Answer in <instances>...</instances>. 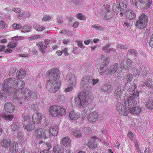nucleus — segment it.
<instances>
[{"label": "nucleus", "mask_w": 153, "mask_h": 153, "mask_svg": "<svg viewBox=\"0 0 153 153\" xmlns=\"http://www.w3.org/2000/svg\"><path fill=\"white\" fill-rule=\"evenodd\" d=\"M148 17L145 14L143 13L139 17L136 21L135 25L136 27L142 30L146 28L147 25Z\"/></svg>", "instance_id": "nucleus-4"}, {"label": "nucleus", "mask_w": 153, "mask_h": 153, "mask_svg": "<svg viewBox=\"0 0 153 153\" xmlns=\"http://www.w3.org/2000/svg\"><path fill=\"white\" fill-rule=\"evenodd\" d=\"M122 25L125 27H129L130 25V24L126 20H125L122 23Z\"/></svg>", "instance_id": "nucleus-63"}, {"label": "nucleus", "mask_w": 153, "mask_h": 153, "mask_svg": "<svg viewBox=\"0 0 153 153\" xmlns=\"http://www.w3.org/2000/svg\"><path fill=\"white\" fill-rule=\"evenodd\" d=\"M23 124L24 127L27 131H30L34 128V125L31 122H29L26 125H25V124Z\"/></svg>", "instance_id": "nucleus-32"}, {"label": "nucleus", "mask_w": 153, "mask_h": 153, "mask_svg": "<svg viewBox=\"0 0 153 153\" xmlns=\"http://www.w3.org/2000/svg\"><path fill=\"white\" fill-rule=\"evenodd\" d=\"M6 24L5 22L1 21H0V28L3 29L5 26Z\"/></svg>", "instance_id": "nucleus-64"}, {"label": "nucleus", "mask_w": 153, "mask_h": 153, "mask_svg": "<svg viewBox=\"0 0 153 153\" xmlns=\"http://www.w3.org/2000/svg\"><path fill=\"white\" fill-rule=\"evenodd\" d=\"M30 120V116L28 115H24L22 116V122L23 124H25L26 122H28Z\"/></svg>", "instance_id": "nucleus-47"}, {"label": "nucleus", "mask_w": 153, "mask_h": 153, "mask_svg": "<svg viewBox=\"0 0 153 153\" xmlns=\"http://www.w3.org/2000/svg\"><path fill=\"white\" fill-rule=\"evenodd\" d=\"M76 16L77 19L80 20H83L85 19V16L82 13H79L77 14L76 15Z\"/></svg>", "instance_id": "nucleus-51"}, {"label": "nucleus", "mask_w": 153, "mask_h": 153, "mask_svg": "<svg viewBox=\"0 0 153 153\" xmlns=\"http://www.w3.org/2000/svg\"><path fill=\"white\" fill-rule=\"evenodd\" d=\"M126 92L123 89L119 87L117 88L114 92V95L116 98L119 100H123L126 97Z\"/></svg>", "instance_id": "nucleus-12"}, {"label": "nucleus", "mask_w": 153, "mask_h": 153, "mask_svg": "<svg viewBox=\"0 0 153 153\" xmlns=\"http://www.w3.org/2000/svg\"><path fill=\"white\" fill-rule=\"evenodd\" d=\"M51 19V17L48 15H45L43 17L42 20L43 22H47Z\"/></svg>", "instance_id": "nucleus-54"}, {"label": "nucleus", "mask_w": 153, "mask_h": 153, "mask_svg": "<svg viewBox=\"0 0 153 153\" xmlns=\"http://www.w3.org/2000/svg\"><path fill=\"white\" fill-rule=\"evenodd\" d=\"M98 114L96 111L89 114L88 116V120L91 122L94 123L98 121Z\"/></svg>", "instance_id": "nucleus-19"}, {"label": "nucleus", "mask_w": 153, "mask_h": 153, "mask_svg": "<svg viewBox=\"0 0 153 153\" xmlns=\"http://www.w3.org/2000/svg\"><path fill=\"white\" fill-rule=\"evenodd\" d=\"M99 81V79L98 78L96 79H93L91 81L92 83L90 82V86H91L92 85H94L95 84H97Z\"/></svg>", "instance_id": "nucleus-59"}, {"label": "nucleus", "mask_w": 153, "mask_h": 153, "mask_svg": "<svg viewBox=\"0 0 153 153\" xmlns=\"http://www.w3.org/2000/svg\"><path fill=\"white\" fill-rule=\"evenodd\" d=\"M23 97L21 98L20 101L22 100V99H27V100H28V98H31L33 99H35L37 97V94L35 92L31 91L29 90V93L28 94L26 93V94H25H25L24 95H23Z\"/></svg>", "instance_id": "nucleus-24"}, {"label": "nucleus", "mask_w": 153, "mask_h": 153, "mask_svg": "<svg viewBox=\"0 0 153 153\" xmlns=\"http://www.w3.org/2000/svg\"><path fill=\"white\" fill-rule=\"evenodd\" d=\"M19 125L20 124L18 122L13 123L11 127L12 130L14 132L17 131L19 128Z\"/></svg>", "instance_id": "nucleus-37"}, {"label": "nucleus", "mask_w": 153, "mask_h": 153, "mask_svg": "<svg viewBox=\"0 0 153 153\" xmlns=\"http://www.w3.org/2000/svg\"><path fill=\"white\" fill-rule=\"evenodd\" d=\"M92 28H94L96 30H98L99 31H102L104 29V27H103L100 26H95L93 25L91 26Z\"/></svg>", "instance_id": "nucleus-55"}, {"label": "nucleus", "mask_w": 153, "mask_h": 153, "mask_svg": "<svg viewBox=\"0 0 153 153\" xmlns=\"http://www.w3.org/2000/svg\"><path fill=\"white\" fill-rule=\"evenodd\" d=\"M128 54L133 55L135 57L137 55V53L136 51L134 49H131L128 50Z\"/></svg>", "instance_id": "nucleus-50"}, {"label": "nucleus", "mask_w": 153, "mask_h": 153, "mask_svg": "<svg viewBox=\"0 0 153 153\" xmlns=\"http://www.w3.org/2000/svg\"><path fill=\"white\" fill-rule=\"evenodd\" d=\"M42 36L39 35H37L33 36H32L28 38V39L29 40H35L36 39H39V38H42Z\"/></svg>", "instance_id": "nucleus-53"}, {"label": "nucleus", "mask_w": 153, "mask_h": 153, "mask_svg": "<svg viewBox=\"0 0 153 153\" xmlns=\"http://www.w3.org/2000/svg\"><path fill=\"white\" fill-rule=\"evenodd\" d=\"M34 135L37 140L40 138L45 139L50 137V133L48 130H43L39 128L35 130Z\"/></svg>", "instance_id": "nucleus-5"}, {"label": "nucleus", "mask_w": 153, "mask_h": 153, "mask_svg": "<svg viewBox=\"0 0 153 153\" xmlns=\"http://www.w3.org/2000/svg\"><path fill=\"white\" fill-rule=\"evenodd\" d=\"M101 90L105 92H109L111 90V86L109 85H105L102 88Z\"/></svg>", "instance_id": "nucleus-40"}, {"label": "nucleus", "mask_w": 153, "mask_h": 153, "mask_svg": "<svg viewBox=\"0 0 153 153\" xmlns=\"http://www.w3.org/2000/svg\"><path fill=\"white\" fill-rule=\"evenodd\" d=\"M132 5L137 7L140 5L144 9L150 7L152 3V0H130Z\"/></svg>", "instance_id": "nucleus-6"}, {"label": "nucleus", "mask_w": 153, "mask_h": 153, "mask_svg": "<svg viewBox=\"0 0 153 153\" xmlns=\"http://www.w3.org/2000/svg\"><path fill=\"white\" fill-rule=\"evenodd\" d=\"M100 140L95 137H91L90 140L88 142L87 146L90 149H94L97 147V143L100 142Z\"/></svg>", "instance_id": "nucleus-15"}, {"label": "nucleus", "mask_w": 153, "mask_h": 153, "mask_svg": "<svg viewBox=\"0 0 153 153\" xmlns=\"http://www.w3.org/2000/svg\"><path fill=\"white\" fill-rule=\"evenodd\" d=\"M57 107V105H53L49 107L48 111L50 116L54 117H56Z\"/></svg>", "instance_id": "nucleus-18"}, {"label": "nucleus", "mask_w": 153, "mask_h": 153, "mask_svg": "<svg viewBox=\"0 0 153 153\" xmlns=\"http://www.w3.org/2000/svg\"><path fill=\"white\" fill-rule=\"evenodd\" d=\"M88 94L84 91L80 92L78 95V97H76L74 98V104L84 107L88 100Z\"/></svg>", "instance_id": "nucleus-3"}, {"label": "nucleus", "mask_w": 153, "mask_h": 153, "mask_svg": "<svg viewBox=\"0 0 153 153\" xmlns=\"http://www.w3.org/2000/svg\"><path fill=\"white\" fill-rule=\"evenodd\" d=\"M102 15L103 17L106 19H108L111 18L112 15L110 11V6L108 4L104 5L102 7Z\"/></svg>", "instance_id": "nucleus-11"}, {"label": "nucleus", "mask_w": 153, "mask_h": 153, "mask_svg": "<svg viewBox=\"0 0 153 153\" xmlns=\"http://www.w3.org/2000/svg\"><path fill=\"white\" fill-rule=\"evenodd\" d=\"M50 131L51 134L53 136H56L58 134V128L56 125H52L50 128Z\"/></svg>", "instance_id": "nucleus-28"}, {"label": "nucleus", "mask_w": 153, "mask_h": 153, "mask_svg": "<svg viewBox=\"0 0 153 153\" xmlns=\"http://www.w3.org/2000/svg\"><path fill=\"white\" fill-rule=\"evenodd\" d=\"M10 150L13 153H16L18 151V144L16 142H12L10 145Z\"/></svg>", "instance_id": "nucleus-29"}, {"label": "nucleus", "mask_w": 153, "mask_h": 153, "mask_svg": "<svg viewBox=\"0 0 153 153\" xmlns=\"http://www.w3.org/2000/svg\"><path fill=\"white\" fill-rule=\"evenodd\" d=\"M146 105L148 109H153V102L152 101L149 100L146 104Z\"/></svg>", "instance_id": "nucleus-45"}, {"label": "nucleus", "mask_w": 153, "mask_h": 153, "mask_svg": "<svg viewBox=\"0 0 153 153\" xmlns=\"http://www.w3.org/2000/svg\"><path fill=\"white\" fill-rule=\"evenodd\" d=\"M101 63L100 64L98 71L100 75L104 74L107 69V65L108 63L109 58L107 56H103L101 59Z\"/></svg>", "instance_id": "nucleus-8"}, {"label": "nucleus", "mask_w": 153, "mask_h": 153, "mask_svg": "<svg viewBox=\"0 0 153 153\" xmlns=\"http://www.w3.org/2000/svg\"><path fill=\"white\" fill-rule=\"evenodd\" d=\"M46 145H47V150H46V151L48 152H51L49 150L52 148L51 145V143H46Z\"/></svg>", "instance_id": "nucleus-60"}, {"label": "nucleus", "mask_w": 153, "mask_h": 153, "mask_svg": "<svg viewBox=\"0 0 153 153\" xmlns=\"http://www.w3.org/2000/svg\"><path fill=\"white\" fill-rule=\"evenodd\" d=\"M72 133L77 138H79L81 137L82 135L80 131L76 129H73L72 131Z\"/></svg>", "instance_id": "nucleus-41"}, {"label": "nucleus", "mask_w": 153, "mask_h": 153, "mask_svg": "<svg viewBox=\"0 0 153 153\" xmlns=\"http://www.w3.org/2000/svg\"><path fill=\"white\" fill-rule=\"evenodd\" d=\"M126 18L129 19H133L136 17L135 14L131 10H127L125 13Z\"/></svg>", "instance_id": "nucleus-27"}, {"label": "nucleus", "mask_w": 153, "mask_h": 153, "mask_svg": "<svg viewBox=\"0 0 153 153\" xmlns=\"http://www.w3.org/2000/svg\"><path fill=\"white\" fill-rule=\"evenodd\" d=\"M140 92L141 91L139 92L137 91L131 94L128 99L126 100L125 102V104H129V105H131V104H132L136 105L137 104V102L135 99L139 97V92Z\"/></svg>", "instance_id": "nucleus-13"}, {"label": "nucleus", "mask_w": 153, "mask_h": 153, "mask_svg": "<svg viewBox=\"0 0 153 153\" xmlns=\"http://www.w3.org/2000/svg\"><path fill=\"white\" fill-rule=\"evenodd\" d=\"M125 102L124 105L121 102H118L116 104V108L118 112L124 116H127L129 114L128 107L126 106Z\"/></svg>", "instance_id": "nucleus-9"}, {"label": "nucleus", "mask_w": 153, "mask_h": 153, "mask_svg": "<svg viewBox=\"0 0 153 153\" xmlns=\"http://www.w3.org/2000/svg\"><path fill=\"white\" fill-rule=\"evenodd\" d=\"M128 2L126 0H119V2L113 4V9L116 13L124 11L127 7Z\"/></svg>", "instance_id": "nucleus-7"}, {"label": "nucleus", "mask_w": 153, "mask_h": 153, "mask_svg": "<svg viewBox=\"0 0 153 153\" xmlns=\"http://www.w3.org/2000/svg\"><path fill=\"white\" fill-rule=\"evenodd\" d=\"M42 119L41 114L37 113L33 114L32 117L33 123L34 124H39Z\"/></svg>", "instance_id": "nucleus-20"}, {"label": "nucleus", "mask_w": 153, "mask_h": 153, "mask_svg": "<svg viewBox=\"0 0 153 153\" xmlns=\"http://www.w3.org/2000/svg\"><path fill=\"white\" fill-rule=\"evenodd\" d=\"M144 86H146L147 87H150V88H153V79L150 78L147 79L144 83Z\"/></svg>", "instance_id": "nucleus-34"}, {"label": "nucleus", "mask_w": 153, "mask_h": 153, "mask_svg": "<svg viewBox=\"0 0 153 153\" xmlns=\"http://www.w3.org/2000/svg\"><path fill=\"white\" fill-rule=\"evenodd\" d=\"M67 79L69 83L74 86L77 85V81L75 76L73 74H70L67 76Z\"/></svg>", "instance_id": "nucleus-21"}, {"label": "nucleus", "mask_w": 153, "mask_h": 153, "mask_svg": "<svg viewBox=\"0 0 153 153\" xmlns=\"http://www.w3.org/2000/svg\"><path fill=\"white\" fill-rule=\"evenodd\" d=\"M18 17H30V14L28 11H25L22 12V13H20L18 15Z\"/></svg>", "instance_id": "nucleus-42"}, {"label": "nucleus", "mask_w": 153, "mask_h": 153, "mask_svg": "<svg viewBox=\"0 0 153 153\" xmlns=\"http://www.w3.org/2000/svg\"><path fill=\"white\" fill-rule=\"evenodd\" d=\"M125 105L128 107L129 111L131 113L138 114L140 113L142 111L141 108L138 106L134 107V105H136L132 104L131 105H129V104H128Z\"/></svg>", "instance_id": "nucleus-16"}, {"label": "nucleus", "mask_w": 153, "mask_h": 153, "mask_svg": "<svg viewBox=\"0 0 153 153\" xmlns=\"http://www.w3.org/2000/svg\"><path fill=\"white\" fill-rule=\"evenodd\" d=\"M16 44L14 42H9L8 44V47L9 48H13L16 47Z\"/></svg>", "instance_id": "nucleus-57"}, {"label": "nucleus", "mask_w": 153, "mask_h": 153, "mask_svg": "<svg viewBox=\"0 0 153 153\" xmlns=\"http://www.w3.org/2000/svg\"><path fill=\"white\" fill-rule=\"evenodd\" d=\"M14 80L10 78L6 79L4 81V82L3 88L2 90L3 92V91L4 92V95H5V94H12L13 91L12 89H11V88H10L9 87L8 88L7 86L10 85H11L12 84L14 83Z\"/></svg>", "instance_id": "nucleus-10"}, {"label": "nucleus", "mask_w": 153, "mask_h": 153, "mask_svg": "<svg viewBox=\"0 0 153 153\" xmlns=\"http://www.w3.org/2000/svg\"><path fill=\"white\" fill-rule=\"evenodd\" d=\"M66 112L65 108L58 105L56 117H60L65 116L66 114Z\"/></svg>", "instance_id": "nucleus-23"}, {"label": "nucleus", "mask_w": 153, "mask_h": 153, "mask_svg": "<svg viewBox=\"0 0 153 153\" xmlns=\"http://www.w3.org/2000/svg\"><path fill=\"white\" fill-rule=\"evenodd\" d=\"M134 135V133L130 131L128 134V136L129 137L131 140H132L133 139V136Z\"/></svg>", "instance_id": "nucleus-62"}, {"label": "nucleus", "mask_w": 153, "mask_h": 153, "mask_svg": "<svg viewBox=\"0 0 153 153\" xmlns=\"http://www.w3.org/2000/svg\"><path fill=\"white\" fill-rule=\"evenodd\" d=\"M81 84L83 85H87L90 86V78L89 76H84L82 79L81 82Z\"/></svg>", "instance_id": "nucleus-26"}, {"label": "nucleus", "mask_w": 153, "mask_h": 153, "mask_svg": "<svg viewBox=\"0 0 153 153\" xmlns=\"http://www.w3.org/2000/svg\"><path fill=\"white\" fill-rule=\"evenodd\" d=\"M131 73L134 76H138L140 73L139 71L135 67H133L131 69Z\"/></svg>", "instance_id": "nucleus-44"}, {"label": "nucleus", "mask_w": 153, "mask_h": 153, "mask_svg": "<svg viewBox=\"0 0 153 153\" xmlns=\"http://www.w3.org/2000/svg\"><path fill=\"white\" fill-rule=\"evenodd\" d=\"M69 116L71 119L73 120H76L80 117L79 114L74 111H70Z\"/></svg>", "instance_id": "nucleus-30"}, {"label": "nucleus", "mask_w": 153, "mask_h": 153, "mask_svg": "<svg viewBox=\"0 0 153 153\" xmlns=\"http://www.w3.org/2000/svg\"><path fill=\"white\" fill-rule=\"evenodd\" d=\"M25 37L24 36H16L12 38L13 40H22L24 39Z\"/></svg>", "instance_id": "nucleus-56"}, {"label": "nucleus", "mask_w": 153, "mask_h": 153, "mask_svg": "<svg viewBox=\"0 0 153 153\" xmlns=\"http://www.w3.org/2000/svg\"><path fill=\"white\" fill-rule=\"evenodd\" d=\"M46 76L47 77L46 85L47 90L51 93H55L59 89L61 85V81L59 80L60 71L56 68H52L46 72Z\"/></svg>", "instance_id": "nucleus-1"}, {"label": "nucleus", "mask_w": 153, "mask_h": 153, "mask_svg": "<svg viewBox=\"0 0 153 153\" xmlns=\"http://www.w3.org/2000/svg\"><path fill=\"white\" fill-rule=\"evenodd\" d=\"M17 137L21 143H25L26 140H24V135L23 133L21 132H18L17 135Z\"/></svg>", "instance_id": "nucleus-36"}, {"label": "nucleus", "mask_w": 153, "mask_h": 153, "mask_svg": "<svg viewBox=\"0 0 153 153\" xmlns=\"http://www.w3.org/2000/svg\"><path fill=\"white\" fill-rule=\"evenodd\" d=\"M11 140L9 139H4L1 141V143L2 146L4 147H8L10 143Z\"/></svg>", "instance_id": "nucleus-39"}, {"label": "nucleus", "mask_w": 153, "mask_h": 153, "mask_svg": "<svg viewBox=\"0 0 153 153\" xmlns=\"http://www.w3.org/2000/svg\"><path fill=\"white\" fill-rule=\"evenodd\" d=\"M119 66L117 63H115L114 65L111 66L108 69L106 74L107 75L111 76L115 73H118Z\"/></svg>", "instance_id": "nucleus-14"}, {"label": "nucleus", "mask_w": 153, "mask_h": 153, "mask_svg": "<svg viewBox=\"0 0 153 153\" xmlns=\"http://www.w3.org/2000/svg\"><path fill=\"white\" fill-rule=\"evenodd\" d=\"M87 116V112L85 111H82L81 112L80 117L82 119H84Z\"/></svg>", "instance_id": "nucleus-58"}, {"label": "nucleus", "mask_w": 153, "mask_h": 153, "mask_svg": "<svg viewBox=\"0 0 153 153\" xmlns=\"http://www.w3.org/2000/svg\"><path fill=\"white\" fill-rule=\"evenodd\" d=\"M134 79L133 75L130 74L128 73L126 75L124 78L125 80H126L128 82H131Z\"/></svg>", "instance_id": "nucleus-43"}, {"label": "nucleus", "mask_w": 153, "mask_h": 153, "mask_svg": "<svg viewBox=\"0 0 153 153\" xmlns=\"http://www.w3.org/2000/svg\"><path fill=\"white\" fill-rule=\"evenodd\" d=\"M22 25L20 24H16V23L13 24L12 25V28L15 30H18L21 28Z\"/></svg>", "instance_id": "nucleus-49"}, {"label": "nucleus", "mask_w": 153, "mask_h": 153, "mask_svg": "<svg viewBox=\"0 0 153 153\" xmlns=\"http://www.w3.org/2000/svg\"><path fill=\"white\" fill-rule=\"evenodd\" d=\"M73 86L70 84V86L67 87L64 90V92L65 93H68L74 89Z\"/></svg>", "instance_id": "nucleus-48"}, {"label": "nucleus", "mask_w": 153, "mask_h": 153, "mask_svg": "<svg viewBox=\"0 0 153 153\" xmlns=\"http://www.w3.org/2000/svg\"><path fill=\"white\" fill-rule=\"evenodd\" d=\"M149 45L151 47L153 48V33L150 37Z\"/></svg>", "instance_id": "nucleus-61"}, {"label": "nucleus", "mask_w": 153, "mask_h": 153, "mask_svg": "<svg viewBox=\"0 0 153 153\" xmlns=\"http://www.w3.org/2000/svg\"><path fill=\"white\" fill-rule=\"evenodd\" d=\"M21 31L23 33H27L31 31V27L29 25H26L23 27H22Z\"/></svg>", "instance_id": "nucleus-33"}, {"label": "nucleus", "mask_w": 153, "mask_h": 153, "mask_svg": "<svg viewBox=\"0 0 153 153\" xmlns=\"http://www.w3.org/2000/svg\"><path fill=\"white\" fill-rule=\"evenodd\" d=\"M25 73V71L24 69H20L17 72L16 76L17 78L19 79L22 78L24 76Z\"/></svg>", "instance_id": "nucleus-35"}, {"label": "nucleus", "mask_w": 153, "mask_h": 153, "mask_svg": "<svg viewBox=\"0 0 153 153\" xmlns=\"http://www.w3.org/2000/svg\"><path fill=\"white\" fill-rule=\"evenodd\" d=\"M16 85L18 87V89H15V91H12V94L13 95L12 97V100L15 102V103H17V105H19L22 104V102L20 101L19 103L17 102L20 101L21 97H23V95H24L25 92L26 94V93H29V90L27 88H24L25 82L22 80L17 79L16 81Z\"/></svg>", "instance_id": "nucleus-2"}, {"label": "nucleus", "mask_w": 153, "mask_h": 153, "mask_svg": "<svg viewBox=\"0 0 153 153\" xmlns=\"http://www.w3.org/2000/svg\"><path fill=\"white\" fill-rule=\"evenodd\" d=\"M71 140L70 138L68 137H65L62 138L61 140L60 143L61 145L64 146L65 147L70 146Z\"/></svg>", "instance_id": "nucleus-22"}, {"label": "nucleus", "mask_w": 153, "mask_h": 153, "mask_svg": "<svg viewBox=\"0 0 153 153\" xmlns=\"http://www.w3.org/2000/svg\"><path fill=\"white\" fill-rule=\"evenodd\" d=\"M132 62L131 60L128 58H125L122 62L121 64V67L124 69L126 70H128L132 65Z\"/></svg>", "instance_id": "nucleus-17"}, {"label": "nucleus", "mask_w": 153, "mask_h": 153, "mask_svg": "<svg viewBox=\"0 0 153 153\" xmlns=\"http://www.w3.org/2000/svg\"><path fill=\"white\" fill-rule=\"evenodd\" d=\"M5 111L8 113L13 112L15 109L14 106L10 103H7L4 105Z\"/></svg>", "instance_id": "nucleus-25"}, {"label": "nucleus", "mask_w": 153, "mask_h": 153, "mask_svg": "<svg viewBox=\"0 0 153 153\" xmlns=\"http://www.w3.org/2000/svg\"><path fill=\"white\" fill-rule=\"evenodd\" d=\"M33 26L34 28L39 31L45 29V27L43 26H40L36 24H34Z\"/></svg>", "instance_id": "nucleus-46"}, {"label": "nucleus", "mask_w": 153, "mask_h": 153, "mask_svg": "<svg viewBox=\"0 0 153 153\" xmlns=\"http://www.w3.org/2000/svg\"><path fill=\"white\" fill-rule=\"evenodd\" d=\"M83 131L85 133L87 134H91L92 132L91 129L90 127H85L83 128Z\"/></svg>", "instance_id": "nucleus-52"}, {"label": "nucleus", "mask_w": 153, "mask_h": 153, "mask_svg": "<svg viewBox=\"0 0 153 153\" xmlns=\"http://www.w3.org/2000/svg\"><path fill=\"white\" fill-rule=\"evenodd\" d=\"M2 117L5 120L10 121L13 119L14 116L12 115L4 114L2 115Z\"/></svg>", "instance_id": "nucleus-38"}, {"label": "nucleus", "mask_w": 153, "mask_h": 153, "mask_svg": "<svg viewBox=\"0 0 153 153\" xmlns=\"http://www.w3.org/2000/svg\"><path fill=\"white\" fill-rule=\"evenodd\" d=\"M64 150L63 148L59 145L55 146L53 149L54 153H62Z\"/></svg>", "instance_id": "nucleus-31"}]
</instances>
